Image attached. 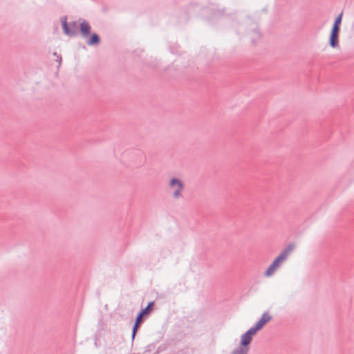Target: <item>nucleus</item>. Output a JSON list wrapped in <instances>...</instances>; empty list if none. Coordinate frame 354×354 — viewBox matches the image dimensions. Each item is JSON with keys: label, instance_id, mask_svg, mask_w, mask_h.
I'll use <instances>...</instances> for the list:
<instances>
[{"label": "nucleus", "instance_id": "obj_7", "mask_svg": "<svg viewBox=\"0 0 354 354\" xmlns=\"http://www.w3.org/2000/svg\"><path fill=\"white\" fill-rule=\"evenodd\" d=\"M340 30L336 28H331L330 36H329V45L333 48H335L339 46V34Z\"/></svg>", "mask_w": 354, "mask_h": 354}, {"label": "nucleus", "instance_id": "obj_10", "mask_svg": "<svg viewBox=\"0 0 354 354\" xmlns=\"http://www.w3.org/2000/svg\"><path fill=\"white\" fill-rule=\"evenodd\" d=\"M250 38L251 42L254 44L257 40L261 38V33L257 28H254L252 30L251 32H250Z\"/></svg>", "mask_w": 354, "mask_h": 354}, {"label": "nucleus", "instance_id": "obj_5", "mask_svg": "<svg viewBox=\"0 0 354 354\" xmlns=\"http://www.w3.org/2000/svg\"><path fill=\"white\" fill-rule=\"evenodd\" d=\"M252 340V337L247 333H243L241 337V342L239 346L234 348L232 352L234 354H248L249 348Z\"/></svg>", "mask_w": 354, "mask_h": 354}, {"label": "nucleus", "instance_id": "obj_6", "mask_svg": "<svg viewBox=\"0 0 354 354\" xmlns=\"http://www.w3.org/2000/svg\"><path fill=\"white\" fill-rule=\"evenodd\" d=\"M169 187L174 189L173 192V197L175 199H178L182 197V192L184 189V184L182 180L177 178H172L169 180Z\"/></svg>", "mask_w": 354, "mask_h": 354}, {"label": "nucleus", "instance_id": "obj_1", "mask_svg": "<svg viewBox=\"0 0 354 354\" xmlns=\"http://www.w3.org/2000/svg\"><path fill=\"white\" fill-rule=\"evenodd\" d=\"M79 32L82 37L87 39L86 44L88 46H97L100 43V37L96 32L91 33V26L89 23L81 18L78 19Z\"/></svg>", "mask_w": 354, "mask_h": 354}, {"label": "nucleus", "instance_id": "obj_13", "mask_svg": "<svg viewBox=\"0 0 354 354\" xmlns=\"http://www.w3.org/2000/svg\"><path fill=\"white\" fill-rule=\"evenodd\" d=\"M260 330L261 329L256 324H254V326L251 327L245 333L249 334L252 337V336L254 335L257 333V332Z\"/></svg>", "mask_w": 354, "mask_h": 354}, {"label": "nucleus", "instance_id": "obj_15", "mask_svg": "<svg viewBox=\"0 0 354 354\" xmlns=\"http://www.w3.org/2000/svg\"><path fill=\"white\" fill-rule=\"evenodd\" d=\"M156 347V343H151L148 346V351H151Z\"/></svg>", "mask_w": 354, "mask_h": 354}, {"label": "nucleus", "instance_id": "obj_2", "mask_svg": "<svg viewBox=\"0 0 354 354\" xmlns=\"http://www.w3.org/2000/svg\"><path fill=\"white\" fill-rule=\"evenodd\" d=\"M295 248L293 243H289L287 247L277 257L272 263L269 266L268 269L264 272L266 277H270L275 272L276 269L279 268L281 263L284 261L288 256L292 252Z\"/></svg>", "mask_w": 354, "mask_h": 354}, {"label": "nucleus", "instance_id": "obj_14", "mask_svg": "<svg viewBox=\"0 0 354 354\" xmlns=\"http://www.w3.org/2000/svg\"><path fill=\"white\" fill-rule=\"evenodd\" d=\"M53 55L55 56L57 58L59 59V65H60L61 62H62V56L59 55L57 52H54Z\"/></svg>", "mask_w": 354, "mask_h": 354}, {"label": "nucleus", "instance_id": "obj_11", "mask_svg": "<svg viewBox=\"0 0 354 354\" xmlns=\"http://www.w3.org/2000/svg\"><path fill=\"white\" fill-rule=\"evenodd\" d=\"M342 12H341L335 19L332 26L333 28L339 29L342 20Z\"/></svg>", "mask_w": 354, "mask_h": 354}, {"label": "nucleus", "instance_id": "obj_4", "mask_svg": "<svg viewBox=\"0 0 354 354\" xmlns=\"http://www.w3.org/2000/svg\"><path fill=\"white\" fill-rule=\"evenodd\" d=\"M60 22L62 24V28L63 30V32L64 35L74 37H77L78 35V25L77 21H73L72 22H67V17L62 16L60 17Z\"/></svg>", "mask_w": 354, "mask_h": 354}, {"label": "nucleus", "instance_id": "obj_16", "mask_svg": "<svg viewBox=\"0 0 354 354\" xmlns=\"http://www.w3.org/2000/svg\"><path fill=\"white\" fill-rule=\"evenodd\" d=\"M139 154H140V157H141V158L142 160L143 159V154H142V153L140 152Z\"/></svg>", "mask_w": 354, "mask_h": 354}, {"label": "nucleus", "instance_id": "obj_12", "mask_svg": "<svg viewBox=\"0 0 354 354\" xmlns=\"http://www.w3.org/2000/svg\"><path fill=\"white\" fill-rule=\"evenodd\" d=\"M169 346V343H164V344H160V345L158 347V348H157L156 352V353H155V354H159V353H162V352H164V351H166L167 350V348H168Z\"/></svg>", "mask_w": 354, "mask_h": 354}, {"label": "nucleus", "instance_id": "obj_8", "mask_svg": "<svg viewBox=\"0 0 354 354\" xmlns=\"http://www.w3.org/2000/svg\"><path fill=\"white\" fill-rule=\"evenodd\" d=\"M211 15L214 17H223L230 16V14L227 13L225 8H220L218 6L213 7L211 9Z\"/></svg>", "mask_w": 354, "mask_h": 354}, {"label": "nucleus", "instance_id": "obj_9", "mask_svg": "<svg viewBox=\"0 0 354 354\" xmlns=\"http://www.w3.org/2000/svg\"><path fill=\"white\" fill-rule=\"evenodd\" d=\"M272 319V317L268 312H265L255 324L261 330Z\"/></svg>", "mask_w": 354, "mask_h": 354}, {"label": "nucleus", "instance_id": "obj_3", "mask_svg": "<svg viewBox=\"0 0 354 354\" xmlns=\"http://www.w3.org/2000/svg\"><path fill=\"white\" fill-rule=\"evenodd\" d=\"M154 306L153 301H149L147 306L145 308H142L140 310V311L138 313L136 317V320L132 328V333H131V340L133 342L136 333L140 328V324L142 323L143 320L142 318V316L143 315H147L150 313V312L152 310Z\"/></svg>", "mask_w": 354, "mask_h": 354}, {"label": "nucleus", "instance_id": "obj_17", "mask_svg": "<svg viewBox=\"0 0 354 354\" xmlns=\"http://www.w3.org/2000/svg\"><path fill=\"white\" fill-rule=\"evenodd\" d=\"M57 62L59 64V59L57 58Z\"/></svg>", "mask_w": 354, "mask_h": 354}]
</instances>
